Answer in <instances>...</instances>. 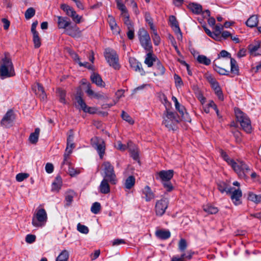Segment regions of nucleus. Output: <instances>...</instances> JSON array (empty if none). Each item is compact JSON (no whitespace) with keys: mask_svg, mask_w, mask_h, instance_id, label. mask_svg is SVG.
Instances as JSON below:
<instances>
[{"mask_svg":"<svg viewBox=\"0 0 261 261\" xmlns=\"http://www.w3.org/2000/svg\"><path fill=\"white\" fill-rule=\"evenodd\" d=\"M14 75V69L8 54H5V56L2 60L0 66V77L1 79L12 76Z\"/></svg>","mask_w":261,"mask_h":261,"instance_id":"nucleus-1","label":"nucleus"},{"mask_svg":"<svg viewBox=\"0 0 261 261\" xmlns=\"http://www.w3.org/2000/svg\"><path fill=\"white\" fill-rule=\"evenodd\" d=\"M103 171V179L109 180L110 184L115 185L118 182V179L114 170V167L109 161H105L102 164Z\"/></svg>","mask_w":261,"mask_h":261,"instance_id":"nucleus-2","label":"nucleus"},{"mask_svg":"<svg viewBox=\"0 0 261 261\" xmlns=\"http://www.w3.org/2000/svg\"><path fill=\"white\" fill-rule=\"evenodd\" d=\"M236 118L239 122L243 130L247 133H250L252 130L251 121L248 116L240 109L235 110Z\"/></svg>","mask_w":261,"mask_h":261,"instance_id":"nucleus-3","label":"nucleus"},{"mask_svg":"<svg viewBox=\"0 0 261 261\" xmlns=\"http://www.w3.org/2000/svg\"><path fill=\"white\" fill-rule=\"evenodd\" d=\"M163 119V123L169 130L174 129V126L179 122L177 113L167 109L164 113Z\"/></svg>","mask_w":261,"mask_h":261,"instance_id":"nucleus-4","label":"nucleus"},{"mask_svg":"<svg viewBox=\"0 0 261 261\" xmlns=\"http://www.w3.org/2000/svg\"><path fill=\"white\" fill-rule=\"evenodd\" d=\"M104 55L106 60L110 66L115 70L119 69L120 65L119 63V57L115 50L110 48H106Z\"/></svg>","mask_w":261,"mask_h":261,"instance_id":"nucleus-5","label":"nucleus"},{"mask_svg":"<svg viewBox=\"0 0 261 261\" xmlns=\"http://www.w3.org/2000/svg\"><path fill=\"white\" fill-rule=\"evenodd\" d=\"M231 167L240 178L245 180L248 178V172L250 168L243 161L235 162Z\"/></svg>","mask_w":261,"mask_h":261,"instance_id":"nucleus-6","label":"nucleus"},{"mask_svg":"<svg viewBox=\"0 0 261 261\" xmlns=\"http://www.w3.org/2000/svg\"><path fill=\"white\" fill-rule=\"evenodd\" d=\"M47 220V213L43 208L36 210L32 218V225L36 227H42L45 225Z\"/></svg>","mask_w":261,"mask_h":261,"instance_id":"nucleus-7","label":"nucleus"},{"mask_svg":"<svg viewBox=\"0 0 261 261\" xmlns=\"http://www.w3.org/2000/svg\"><path fill=\"white\" fill-rule=\"evenodd\" d=\"M138 38L141 46L147 51L152 49V46L148 33L143 28L140 29L138 31Z\"/></svg>","mask_w":261,"mask_h":261,"instance_id":"nucleus-8","label":"nucleus"},{"mask_svg":"<svg viewBox=\"0 0 261 261\" xmlns=\"http://www.w3.org/2000/svg\"><path fill=\"white\" fill-rule=\"evenodd\" d=\"M91 144L99 154L100 159H102L106 150V145L103 140L97 137H94L91 139Z\"/></svg>","mask_w":261,"mask_h":261,"instance_id":"nucleus-9","label":"nucleus"},{"mask_svg":"<svg viewBox=\"0 0 261 261\" xmlns=\"http://www.w3.org/2000/svg\"><path fill=\"white\" fill-rule=\"evenodd\" d=\"M169 200L167 198H163L156 202L155 211L159 216H163L168 206Z\"/></svg>","mask_w":261,"mask_h":261,"instance_id":"nucleus-10","label":"nucleus"},{"mask_svg":"<svg viewBox=\"0 0 261 261\" xmlns=\"http://www.w3.org/2000/svg\"><path fill=\"white\" fill-rule=\"evenodd\" d=\"M227 194L230 195L231 200L235 205H238L241 203V198L242 196L240 189H236L230 187L228 188Z\"/></svg>","mask_w":261,"mask_h":261,"instance_id":"nucleus-11","label":"nucleus"},{"mask_svg":"<svg viewBox=\"0 0 261 261\" xmlns=\"http://www.w3.org/2000/svg\"><path fill=\"white\" fill-rule=\"evenodd\" d=\"M260 44L261 41L258 40L254 41L248 45V49L251 56L256 57L260 55Z\"/></svg>","mask_w":261,"mask_h":261,"instance_id":"nucleus-12","label":"nucleus"},{"mask_svg":"<svg viewBox=\"0 0 261 261\" xmlns=\"http://www.w3.org/2000/svg\"><path fill=\"white\" fill-rule=\"evenodd\" d=\"M173 170H162L156 174V179H160L162 182L169 181L173 176Z\"/></svg>","mask_w":261,"mask_h":261,"instance_id":"nucleus-13","label":"nucleus"},{"mask_svg":"<svg viewBox=\"0 0 261 261\" xmlns=\"http://www.w3.org/2000/svg\"><path fill=\"white\" fill-rule=\"evenodd\" d=\"M170 25L173 30L177 36V39L180 40L182 38V33L179 27L178 22L175 17L173 15L169 17Z\"/></svg>","mask_w":261,"mask_h":261,"instance_id":"nucleus-14","label":"nucleus"},{"mask_svg":"<svg viewBox=\"0 0 261 261\" xmlns=\"http://www.w3.org/2000/svg\"><path fill=\"white\" fill-rule=\"evenodd\" d=\"M15 119L14 114L12 110L7 111L1 120V124L5 127H9Z\"/></svg>","mask_w":261,"mask_h":261,"instance_id":"nucleus-15","label":"nucleus"},{"mask_svg":"<svg viewBox=\"0 0 261 261\" xmlns=\"http://www.w3.org/2000/svg\"><path fill=\"white\" fill-rule=\"evenodd\" d=\"M129 63L131 68L136 72L140 73L141 75H144L145 74V71L142 68V64L135 58L130 57L129 58Z\"/></svg>","mask_w":261,"mask_h":261,"instance_id":"nucleus-16","label":"nucleus"},{"mask_svg":"<svg viewBox=\"0 0 261 261\" xmlns=\"http://www.w3.org/2000/svg\"><path fill=\"white\" fill-rule=\"evenodd\" d=\"M158 60L156 57L153 54L152 49L151 51H148L146 54L144 63L146 64L148 67H150L153 66L154 63H155Z\"/></svg>","mask_w":261,"mask_h":261,"instance_id":"nucleus-17","label":"nucleus"},{"mask_svg":"<svg viewBox=\"0 0 261 261\" xmlns=\"http://www.w3.org/2000/svg\"><path fill=\"white\" fill-rule=\"evenodd\" d=\"M58 25L59 29H67L71 24L70 19L67 17L58 16Z\"/></svg>","mask_w":261,"mask_h":261,"instance_id":"nucleus-18","label":"nucleus"},{"mask_svg":"<svg viewBox=\"0 0 261 261\" xmlns=\"http://www.w3.org/2000/svg\"><path fill=\"white\" fill-rule=\"evenodd\" d=\"M36 95H38L40 99L44 100L46 98V95L44 92V90L42 86L39 83H37L36 86L33 88Z\"/></svg>","mask_w":261,"mask_h":261,"instance_id":"nucleus-19","label":"nucleus"},{"mask_svg":"<svg viewBox=\"0 0 261 261\" xmlns=\"http://www.w3.org/2000/svg\"><path fill=\"white\" fill-rule=\"evenodd\" d=\"M109 180L102 179L99 186V192L102 194H107L110 192V186Z\"/></svg>","mask_w":261,"mask_h":261,"instance_id":"nucleus-20","label":"nucleus"},{"mask_svg":"<svg viewBox=\"0 0 261 261\" xmlns=\"http://www.w3.org/2000/svg\"><path fill=\"white\" fill-rule=\"evenodd\" d=\"M62 186V179L60 176H57L51 184V191L58 193Z\"/></svg>","mask_w":261,"mask_h":261,"instance_id":"nucleus-21","label":"nucleus"},{"mask_svg":"<svg viewBox=\"0 0 261 261\" xmlns=\"http://www.w3.org/2000/svg\"><path fill=\"white\" fill-rule=\"evenodd\" d=\"M66 33L67 35L72 37H77L81 35V31L76 25H70L66 29Z\"/></svg>","mask_w":261,"mask_h":261,"instance_id":"nucleus-22","label":"nucleus"},{"mask_svg":"<svg viewBox=\"0 0 261 261\" xmlns=\"http://www.w3.org/2000/svg\"><path fill=\"white\" fill-rule=\"evenodd\" d=\"M90 79L93 83L96 84L97 86L103 87L105 86V82L102 81L101 76L95 72L92 73Z\"/></svg>","mask_w":261,"mask_h":261,"instance_id":"nucleus-23","label":"nucleus"},{"mask_svg":"<svg viewBox=\"0 0 261 261\" xmlns=\"http://www.w3.org/2000/svg\"><path fill=\"white\" fill-rule=\"evenodd\" d=\"M127 148L130 153L133 159L136 161H139V155L138 148L132 142L128 143Z\"/></svg>","mask_w":261,"mask_h":261,"instance_id":"nucleus-24","label":"nucleus"},{"mask_svg":"<svg viewBox=\"0 0 261 261\" xmlns=\"http://www.w3.org/2000/svg\"><path fill=\"white\" fill-rule=\"evenodd\" d=\"M143 194L145 195V200L150 201L155 198V195L148 186H146L142 190Z\"/></svg>","mask_w":261,"mask_h":261,"instance_id":"nucleus-25","label":"nucleus"},{"mask_svg":"<svg viewBox=\"0 0 261 261\" xmlns=\"http://www.w3.org/2000/svg\"><path fill=\"white\" fill-rule=\"evenodd\" d=\"M86 93L91 97H94L98 99L104 98V95L100 93H95L92 89L90 84H88L87 86Z\"/></svg>","mask_w":261,"mask_h":261,"instance_id":"nucleus-26","label":"nucleus"},{"mask_svg":"<svg viewBox=\"0 0 261 261\" xmlns=\"http://www.w3.org/2000/svg\"><path fill=\"white\" fill-rule=\"evenodd\" d=\"M75 99L76 100L78 105L81 107V108L82 110L86 113H93V112L90 111V109L92 108L91 107H89L87 106L82 97L81 96H77L75 97Z\"/></svg>","mask_w":261,"mask_h":261,"instance_id":"nucleus-27","label":"nucleus"},{"mask_svg":"<svg viewBox=\"0 0 261 261\" xmlns=\"http://www.w3.org/2000/svg\"><path fill=\"white\" fill-rule=\"evenodd\" d=\"M188 8L196 14H200L202 10V6L197 3H190L188 5Z\"/></svg>","mask_w":261,"mask_h":261,"instance_id":"nucleus-28","label":"nucleus"},{"mask_svg":"<svg viewBox=\"0 0 261 261\" xmlns=\"http://www.w3.org/2000/svg\"><path fill=\"white\" fill-rule=\"evenodd\" d=\"M108 21L112 31H113L114 33H119V29L116 22L115 19L114 18V17H113L112 15H109L108 16Z\"/></svg>","mask_w":261,"mask_h":261,"instance_id":"nucleus-29","label":"nucleus"},{"mask_svg":"<svg viewBox=\"0 0 261 261\" xmlns=\"http://www.w3.org/2000/svg\"><path fill=\"white\" fill-rule=\"evenodd\" d=\"M136 182L135 177L133 175L129 176L125 180L124 186L126 190L131 189L135 185Z\"/></svg>","mask_w":261,"mask_h":261,"instance_id":"nucleus-30","label":"nucleus"},{"mask_svg":"<svg viewBox=\"0 0 261 261\" xmlns=\"http://www.w3.org/2000/svg\"><path fill=\"white\" fill-rule=\"evenodd\" d=\"M154 69L155 70L154 73L155 75H163L165 72L164 67L159 60L155 63Z\"/></svg>","mask_w":261,"mask_h":261,"instance_id":"nucleus-31","label":"nucleus"},{"mask_svg":"<svg viewBox=\"0 0 261 261\" xmlns=\"http://www.w3.org/2000/svg\"><path fill=\"white\" fill-rule=\"evenodd\" d=\"M156 236L162 240H166L170 237L171 233L169 230H158L155 232Z\"/></svg>","mask_w":261,"mask_h":261,"instance_id":"nucleus-32","label":"nucleus"},{"mask_svg":"<svg viewBox=\"0 0 261 261\" xmlns=\"http://www.w3.org/2000/svg\"><path fill=\"white\" fill-rule=\"evenodd\" d=\"M203 211L208 214H215L218 213V208L211 204H207L203 206Z\"/></svg>","mask_w":261,"mask_h":261,"instance_id":"nucleus-33","label":"nucleus"},{"mask_svg":"<svg viewBox=\"0 0 261 261\" xmlns=\"http://www.w3.org/2000/svg\"><path fill=\"white\" fill-rule=\"evenodd\" d=\"M213 89L214 90L215 94L218 96V98L221 100H223V95L218 82L214 83L213 86H211Z\"/></svg>","mask_w":261,"mask_h":261,"instance_id":"nucleus-34","label":"nucleus"},{"mask_svg":"<svg viewBox=\"0 0 261 261\" xmlns=\"http://www.w3.org/2000/svg\"><path fill=\"white\" fill-rule=\"evenodd\" d=\"M230 72L233 75H238L239 74V68L237 62L233 58H231L230 60Z\"/></svg>","mask_w":261,"mask_h":261,"instance_id":"nucleus-35","label":"nucleus"},{"mask_svg":"<svg viewBox=\"0 0 261 261\" xmlns=\"http://www.w3.org/2000/svg\"><path fill=\"white\" fill-rule=\"evenodd\" d=\"M182 253L181 254L180 257H178V258L180 261H186V260H190L193 255L194 254V252L192 251L191 250H188L186 252H182Z\"/></svg>","mask_w":261,"mask_h":261,"instance_id":"nucleus-36","label":"nucleus"},{"mask_svg":"<svg viewBox=\"0 0 261 261\" xmlns=\"http://www.w3.org/2000/svg\"><path fill=\"white\" fill-rule=\"evenodd\" d=\"M39 133L40 129L39 128H36L35 129V132L30 134L29 141L31 143L36 144L38 142Z\"/></svg>","mask_w":261,"mask_h":261,"instance_id":"nucleus-37","label":"nucleus"},{"mask_svg":"<svg viewBox=\"0 0 261 261\" xmlns=\"http://www.w3.org/2000/svg\"><path fill=\"white\" fill-rule=\"evenodd\" d=\"M61 8L66 12V14L69 16H73V15L75 14V11L70 6L66 4H62L61 5Z\"/></svg>","mask_w":261,"mask_h":261,"instance_id":"nucleus-38","label":"nucleus"},{"mask_svg":"<svg viewBox=\"0 0 261 261\" xmlns=\"http://www.w3.org/2000/svg\"><path fill=\"white\" fill-rule=\"evenodd\" d=\"M258 22V17L256 15H252L247 20L246 25L250 28L256 26Z\"/></svg>","mask_w":261,"mask_h":261,"instance_id":"nucleus-39","label":"nucleus"},{"mask_svg":"<svg viewBox=\"0 0 261 261\" xmlns=\"http://www.w3.org/2000/svg\"><path fill=\"white\" fill-rule=\"evenodd\" d=\"M69 256V252L66 250H63L57 257L56 261H68Z\"/></svg>","mask_w":261,"mask_h":261,"instance_id":"nucleus-40","label":"nucleus"},{"mask_svg":"<svg viewBox=\"0 0 261 261\" xmlns=\"http://www.w3.org/2000/svg\"><path fill=\"white\" fill-rule=\"evenodd\" d=\"M75 195V193L72 190H69L66 193L65 200L66 201V205H70L73 201V198Z\"/></svg>","mask_w":261,"mask_h":261,"instance_id":"nucleus-41","label":"nucleus"},{"mask_svg":"<svg viewBox=\"0 0 261 261\" xmlns=\"http://www.w3.org/2000/svg\"><path fill=\"white\" fill-rule=\"evenodd\" d=\"M68 165V173L72 177L74 176L81 173V170L77 168H74L70 162H67Z\"/></svg>","mask_w":261,"mask_h":261,"instance_id":"nucleus-42","label":"nucleus"},{"mask_svg":"<svg viewBox=\"0 0 261 261\" xmlns=\"http://www.w3.org/2000/svg\"><path fill=\"white\" fill-rule=\"evenodd\" d=\"M220 153L221 154V157L223 159V160H225L228 165L232 167L233 163H235V161L233 160L230 159L226 152L222 149L220 150Z\"/></svg>","mask_w":261,"mask_h":261,"instance_id":"nucleus-43","label":"nucleus"},{"mask_svg":"<svg viewBox=\"0 0 261 261\" xmlns=\"http://www.w3.org/2000/svg\"><path fill=\"white\" fill-rule=\"evenodd\" d=\"M197 60L199 63L206 66L209 65L211 63V60L204 55H199L197 58Z\"/></svg>","mask_w":261,"mask_h":261,"instance_id":"nucleus-44","label":"nucleus"},{"mask_svg":"<svg viewBox=\"0 0 261 261\" xmlns=\"http://www.w3.org/2000/svg\"><path fill=\"white\" fill-rule=\"evenodd\" d=\"M57 93L58 96L59 97L60 102L63 103L64 104L66 103V92L64 90L62 89L61 88H58L57 89Z\"/></svg>","mask_w":261,"mask_h":261,"instance_id":"nucleus-45","label":"nucleus"},{"mask_svg":"<svg viewBox=\"0 0 261 261\" xmlns=\"http://www.w3.org/2000/svg\"><path fill=\"white\" fill-rule=\"evenodd\" d=\"M33 41L35 48H38L41 46V38L39 37V33L33 34Z\"/></svg>","mask_w":261,"mask_h":261,"instance_id":"nucleus-46","label":"nucleus"},{"mask_svg":"<svg viewBox=\"0 0 261 261\" xmlns=\"http://www.w3.org/2000/svg\"><path fill=\"white\" fill-rule=\"evenodd\" d=\"M248 199L256 203H258L260 201L261 196L250 192L248 195Z\"/></svg>","mask_w":261,"mask_h":261,"instance_id":"nucleus-47","label":"nucleus"},{"mask_svg":"<svg viewBox=\"0 0 261 261\" xmlns=\"http://www.w3.org/2000/svg\"><path fill=\"white\" fill-rule=\"evenodd\" d=\"M101 209V205L100 203L98 202H95L93 203L91 207V211L92 213H93L94 214H98Z\"/></svg>","mask_w":261,"mask_h":261,"instance_id":"nucleus-48","label":"nucleus"},{"mask_svg":"<svg viewBox=\"0 0 261 261\" xmlns=\"http://www.w3.org/2000/svg\"><path fill=\"white\" fill-rule=\"evenodd\" d=\"M121 16L123 17V21L124 24L127 26V28L133 27L132 22L129 19V14L128 13H124L121 15Z\"/></svg>","mask_w":261,"mask_h":261,"instance_id":"nucleus-49","label":"nucleus"},{"mask_svg":"<svg viewBox=\"0 0 261 261\" xmlns=\"http://www.w3.org/2000/svg\"><path fill=\"white\" fill-rule=\"evenodd\" d=\"M178 249L180 252H184L187 247V243L185 239H181L178 243Z\"/></svg>","mask_w":261,"mask_h":261,"instance_id":"nucleus-50","label":"nucleus"},{"mask_svg":"<svg viewBox=\"0 0 261 261\" xmlns=\"http://www.w3.org/2000/svg\"><path fill=\"white\" fill-rule=\"evenodd\" d=\"M35 14V10L32 8H28L25 12V17L27 19H30Z\"/></svg>","mask_w":261,"mask_h":261,"instance_id":"nucleus-51","label":"nucleus"},{"mask_svg":"<svg viewBox=\"0 0 261 261\" xmlns=\"http://www.w3.org/2000/svg\"><path fill=\"white\" fill-rule=\"evenodd\" d=\"M121 117L124 120L128 122L130 124H133L134 123V121L132 119L130 116L123 111L121 113Z\"/></svg>","mask_w":261,"mask_h":261,"instance_id":"nucleus-52","label":"nucleus"},{"mask_svg":"<svg viewBox=\"0 0 261 261\" xmlns=\"http://www.w3.org/2000/svg\"><path fill=\"white\" fill-rule=\"evenodd\" d=\"M214 69L216 71H217L218 73H219L221 75H228L229 74V71L228 70H226L219 66L215 65L214 67Z\"/></svg>","mask_w":261,"mask_h":261,"instance_id":"nucleus-53","label":"nucleus"},{"mask_svg":"<svg viewBox=\"0 0 261 261\" xmlns=\"http://www.w3.org/2000/svg\"><path fill=\"white\" fill-rule=\"evenodd\" d=\"M29 176V174L27 173H20L16 175V179L18 182H21L27 179Z\"/></svg>","mask_w":261,"mask_h":261,"instance_id":"nucleus-54","label":"nucleus"},{"mask_svg":"<svg viewBox=\"0 0 261 261\" xmlns=\"http://www.w3.org/2000/svg\"><path fill=\"white\" fill-rule=\"evenodd\" d=\"M77 229L79 232L82 233L87 234L89 232V229L88 227L80 223L77 224Z\"/></svg>","mask_w":261,"mask_h":261,"instance_id":"nucleus-55","label":"nucleus"},{"mask_svg":"<svg viewBox=\"0 0 261 261\" xmlns=\"http://www.w3.org/2000/svg\"><path fill=\"white\" fill-rule=\"evenodd\" d=\"M36 238V236L34 234H27L25 237V242L29 244H32L35 241Z\"/></svg>","mask_w":261,"mask_h":261,"instance_id":"nucleus-56","label":"nucleus"},{"mask_svg":"<svg viewBox=\"0 0 261 261\" xmlns=\"http://www.w3.org/2000/svg\"><path fill=\"white\" fill-rule=\"evenodd\" d=\"M115 147L117 149L121 151L125 150L127 147L125 145L123 144L120 141H118L116 143Z\"/></svg>","mask_w":261,"mask_h":261,"instance_id":"nucleus-57","label":"nucleus"},{"mask_svg":"<svg viewBox=\"0 0 261 261\" xmlns=\"http://www.w3.org/2000/svg\"><path fill=\"white\" fill-rule=\"evenodd\" d=\"M117 7L121 11V15L128 13L125 6L122 3L118 2Z\"/></svg>","mask_w":261,"mask_h":261,"instance_id":"nucleus-58","label":"nucleus"},{"mask_svg":"<svg viewBox=\"0 0 261 261\" xmlns=\"http://www.w3.org/2000/svg\"><path fill=\"white\" fill-rule=\"evenodd\" d=\"M163 185L168 192H170L173 189V187L170 180L163 182Z\"/></svg>","mask_w":261,"mask_h":261,"instance_id":"nucleus-59","label":"nucleus"},{"mask_svg":"<svg viewBox=\"0 0 261 261\" xmlns=\"http://www.w3.org/2000/svg\"><path fill=\"white\" fill-rule=\"evenodd\" d=\"M172 99L175 103V106L176 109L177 110L179 111V112L182 115H183L184 114L183 109H181V110L180 109V108H179L180 105H179V102H178L177 98L173 96Z\"/></svg>","mask_w":261,"mask_h":261,"instance_id":"nucleus-60","label":"nucleus"},{"mask_svg":"<svg viewBox=\"0 0 261 261\" xmlns=\"http://www.w3.org/2000/svg\"><path fill=\"white\" fill-rule=\"evenodd\" d=\"M218 187L219 190L221 192L223 193L224 192H226L227 193L228 189L227 188L225 183H220L218 185Z\"/></svg>","mask_w":261,"mask_h":261,"instance_id":"nucleus-61","label":"nucleus"},{"mask_svg":"<svg viewBox=\"0 0 261 261\" xmlns=\"http://www.w3.org/2000/svg\"><path fill=\"white\" fill-rule=\"evenodd\" d=\"M127 36L129 39L132 40L134 38V30L133 27L127 28Z\"/></svg>","mask_w":261,"mask_h":261,"instance_id":"nucleus-62","label":"nucleus"},{"mask_svg":"<svg viewBox=\"0 0 261 261\" xmlns=\"http://www.w3.org/2000/svg\"><path fill=\"white\" fill-rule=\"evenodd\" d=\"M69 54L71 56V58L76 62H77L78 63L80 61V59L79 56L77 55L76 53H75L74 51L70 50L69 51Z\"/></svg>","mask_w":261,"mask_h":261,"instance_id":"nucleus-63","label":"nucleus"},{"mask_svg":"<svg viewBox=\"0 0 261 261\" xmlns=\"http://www.w3.org/2000/svg\"><path fill=\"white\" fill-rule=\"evenodd\" d=\"M45 171L48 173H51L54 171V166L51 163H48L45 165Z\"/></svg>","mask_w":261,"mask_h":261,"instance_id":"nucleus-64","label":"nucleus"}]
</instances>
